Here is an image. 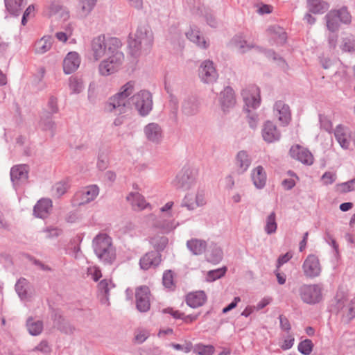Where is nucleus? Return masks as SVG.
Returning <instances> with one entry per match:
<instances>
[{
  "label": "nucleus",
  "instance_id": "obj_1",
  "mask_svg": "<svg viewBox=\"0 0 355 355\" xmlns=\"http://www.w3.org/2000/svg\"><path fill=\"white\" fill-rule=\"evenodd\" d=\"M121 41L113 37L101 35L95 37L91 43V53L95 60H99L120 50Z\"/></svg>",
  "mask_w": 355,
  "mask_h": 355
},
{
  "label": "nucleus",
  "instance_id": "obj_2",
  "mask_svg": "<svg viewBox=\"0 0 355 355\" xmlns=\"http://www.w3.org/2000/svg\"><path fill=\"white\" fill-rule=\"evenodd\" d=\"M135 90V83L130 81L123 85L120 91L110 98L105 105V110L115 114L125 113L128 110V98Z\"/></svg>",
  "mask_w": 355,
  "mask_h": 355
},
{
  "label": "nucleus",
  "instance_id": "obj_3",
  "mask_svg": "<svg viewBox=\"0 0 355 355\" xmlns=\"http://www.w3.org/2000/svg\"><path fill=\"white\" fill-rule=\"evenodd\" d=\"M245 105L247 107L246 111L248 114V122L252 129L257 128L259 119L256 113L251 112L249 108H257L260 104L259 89L256 85H250L243 89L241 92Z\"/></svg>",
  "mask_w": 355,
  "mask_h": 355
},
{
  "label": "nucleus",
  "instance_id": "obj_4",
  "mask_svg": "<svg viewBox=\"0 0 355 355\" xmlns=\"http://www.w3.org/2000/svg\"><path fill=\"white\" fill-rule=\"evenodd\" d=\"M94 250L96 256L105 263H112L116 258L112 239L106 234H99L93 241Z\"/></svg>",
  "mask_w": 355,
  "mask_h": 355
},
{
  "label": "nucleus",
  "instance_id": "obj_5",
  "mask_svg": "<svg viewBox=\"0 0 355 355\" xmlns=\"http://www.w3.org/2000/svg\"><path fill=\"white\" fill-rule=\"evenodd\" d=\"M153 41L151 30L148 26H142L138 28L134 36L130 37L129 46L135 50L148 49L151 46Z\"/></svg>",
  "mask_w": 355,
  "mask_h": 355
},
{
  "label": "nucleus",
  "instance_id": "obj_6",
  "mask_svg": "<svg viewBox=\"0 0 355 355\" xmlns=\"http://www.w3.org/2000/svg\"><path fill=\"white\" fill-rule=\"evenodd\" d=\"M123 58V54L120 50L103 58L98 67L100 73L103 76H109L116 72L122 65Z\"/></svg>",
  "mask_w": 355,
  "mask_h": 355
},
{
  "label": "nucleus",
  "instance_id": "obj_7",
  "mask_svg": "<svg viewBox=\"0 0 355 355\" xmlns=\"http://www.w3.org/2000/svg\"><path fill=\"white\" fill-rule=\"evenodd\" d=\"M322 290L320 284H302L300 286L298 293L303 302L315 304L322 299Z\"/></svg>",
  "mask_w": 355,
  "mask_h": 355
},
{
  "label": "nucleus",
  "instance_id": "obj_8",
  "mask_svg": "<svg viewBox=\"0 0 355 355\" xmlns=\"http://www.w3.org/2000/svg\"><path fill=\"white\" fill-rule=\"evenodd\" d=\"M198 176V170L192 164H185L180 173L179 178V189L184 191L190 190L197 183Z\"/></svg>",
  "mask_w": 355,
  "mask_h": 355
},
{
  "label": "nucleus",
  "instance_id": "obj_9",
  "mask_svg": "<svg viewBox=\"0 0 355 355\" xmlns=\"http://www.w3.org/2000/svg\"><path fill=\"white\" fill-rule=\"evenodd\" d=\"M198 76L205 84H213L217 80L218 73L211 60H206L202 62L198 69Z\"/></svg>",
  "mask_w": 355,
  "mask_h": 355
},
{
  "label": "nucleus",
  "instance_id": "obj_10",
  "mask_svg": "<svg viewBox=\"0 0 355 355\" xmlns=\"http://www.w3.org/2000/svg\"><path fill=\"white\" fill-rule=\"evenodd\" d=\"M131 100L141 115L147 114L152 109V96L150 93L147 91L138 92L132 97Z\"/></svg>",
  "mask_w": 355,
  "mask_h": 355
},
{
  "label": "nucleus",
  "instance_id": "obj_11",
  "mask_svg": "<svg viewBox=\"0 0 355 355\" xmlns=\"http://www.w3.org/2000/svg\"><path fill=\"white\" fill-rule=\"evenodd\" d=\"M304 275L310 279L318 277L322 271V267L318 257L315 254L306 257L302 264Z\"/></svg>",
  "mask_w": 355,
  "mask_h": 355
},
{
  "label": "nucleus",
  "instance_id": "obj_12",
  "mask_svg": "<svg viewBox=\"0 0 355 355\" xmlns=\"http://www.w3.org/2000/svg\"><path fill=\"white\" fill-rule=\"evenodd\" d=\"M150 292L146 286H141L135 289V300L137 309L141 312H146L150 309Z\"/></svg>",
  "mask_w": 355,
  "mask_h": 355
},
{
  "label": "nucleus",
  "instance_id": "obj_13",
  "mask_svg": "<svg viewBox=\"0 0 355 355\" xmlns=\"http://www.w3.org/2000/svg\"><path fill=\"white\" fill-rule=\"evenodd\" d=\"M45 15L51 17L58 15L61 17H69V12L62 4L60 0H48L44 9Z\"/></svg>",
  "mask_w": 355,
  "mask_h": 355
},
{
  "label": "nucleus",
  "instance_id": "obj_14",
  "mask_svg": "<svg viewBox=\"0 0 355 355\" xmlns=\"http://www.w3.org/2000/svg\"><path fill=\"white\" fill-rule=\"evenodd\" d=\"M205 204V194L202 192H198L196 195L188 193L184 196L181 206L186 207L188 210H193L197 207L203 206Z\"/></svg>",
  "mask_w": 355,
  "mask_h": 355
},
{
  "label": "nucleus",
  "instance_id": "obj_15",
  "mask_svg": "<svg viewBox=\"0 0 355 355\" xmlns=\"http://www.w3.org/2000/svg\"><path fill=\"white\" fill-rule=\"evenodd\" d=\"M220 107L224 112H227L236 104V98L234 90L230 87H226L220 93L219 98Z\"/></svg>",
  "mask_w": 355,
  "mask_h": 355
},
{
  "label": "nucleus",
  "instance_id": "obj_16",
  "mask_svg": "<svg viewBox=\"0 0 355 355\" xmlns=\"http://www.w3.org/2000/svg\"><path fill=\"white\" fill-rule=\"evenodd\" d=\"M80 64V58L78 53L75 51L69 52L64 58L63 71L66 74H70L77 70Z\"/></svg>",
  "mask_w": 355,
  "mask_h": 355
},
{
  "label": "nucleus",
  "instance_id": "obj_17",
  "mask_svg": "<svg viewBox=\"0 0 355 355\" xmlns=\"http://www.w3.org/2000/svg\"><path fill=\"white\" fill-rule=\"evenodd\" d=\"M290 155L292 157L307 165H311L313 162L312 154L307 149L299 145L291 147L290 149Z\"/></svg>",
  "mask_w": 355,
  "mask_h": 355
},
{
  "label": "nucleus",
  "instance_id": "obj_18",
  "mask_svg": "<svg viewBox=\"0 0 355 355\" xmlns=\"http://www.w3.org/2000/svg\"><path fill=\"white\" fill-rule=\"evenodd\" d=\"M262 137L266 142L272 143L278 141L281 134L276 125L272 122L268 121L263 125Z\"/></svg>",
  "mask_w": 355,
  "mask_h": 355
},
{
  "label": "nucleus",
  "instance_id": "obj_19",
  "mask_svg": "<svg viewBox=\"0 0 355 355\" xmlns=\"http://www.w3.org/2000/svg\"><path fill=\"white\" fill-rule=\"evenodd\" d=\"M99 189L96 185H90L83 189L76 194L79 204H86L94 200L98 195Z\"/></svg>",
  "mask_w": 355,
  "mask_h": 355
},
{
  "label": "nucleus",
  "instance_id": "obj_20",
  "mask_svg": "<svg viewBox=\"0 0 355 355\" xmlns=\"http://www.w3.org/2000/svg\"><path fill=\"white\" fill-rule=\"evenodd\" d=\"M161 262V255L157 252H149L145 254L139 261V265L144 270L155 267Z\"/></svg>",
  "mask_w": 355,
  "mask_h": 355
},
{
  "label": "nucleus",
  "instance_id": "obj_21",
  "mask_svg": "<svg viewBox=\"0 0 355 355\" xmlns=\"http://www.w3.org/2000/svg\"><path fill=\"white\" fill-rule=\"evenodd\" d=\"M52 201L48 198H42L34 207L33 213L36 217L46 218L52 209Z\"/></svg>",
  "mask_w": 355,
  "mask_h": 355
},
{
  "label": "nucleus",
  "instance_id": "obj_22",
  "mask_svg": "<svg viewBox=\"0 0 355 355\" xmlns=\"http://www.w3.org/2000/svg\"><path fill=\"white\" fill-rule=\"evenodd\" d=\"M126 199L135 210L141 211L148 207L150 208V205L147 202L145 198L138 192L130 193L126 197Z\"/></svg>",
  "mask_w": 355,
  "mask_h": 355
},
{
  "label": "nucleus",
  "instance_id": "obj_23",
  "mask_svg": "<svg viewBox=\"0 0 355 355\" xmlns=\"http://www.w3.org/2000/svg\"><path fill=\"white\" fill-rule=\"evenodd\" d=\"M28 174V167L26 164H19L14 166L10 170L11 180L14 184H19L27 180Z\"/></svg>",
  "mask_w": 355,
  "mask_h": 355
},
{
  "label": "nucleus",
  "instance_id": "obj_24",
  "mask_svg": "<svg viewBox=\"0 0 355 355\" xmlns=\"http://www.w3.org/2000/svg\"><path fill=\"white\" fill-rule=\"evenodd\" d=\"M274 111L277 112L279 121L283 124H288L291 119V112L288 105L283 101H277L274 105Z\"/></svg>",
  "mask_w": 355,
  "mask_h": 355
},
{
  "label": "nucleus",
  "instance_id": "obj_25",
  "mask_svg": "<svg viewBox=\"0 0 355 355\" xmlns=\"http://www.w3.org/2000/svg\"><path fill=\"white\" fill-rule=\"evenodd\" d=\"M206 300L207 295L205 293L202 291L189 293L186 297L187 304L192 308L202 306Z\"/></svg>",
  "mask_w": 355,
  "mask_h": 355
},
{
  "label": "nucleus",
  "instance_id": "obj_26",
  "mask_svg": "<svg viewBox=\"0 0 355 355\" xmlns=\"http://www.w3.org/2000/svg\"><path fill=\"white\" fill-rule=\"evenodd\" d=\"M251 178L256 188L261 189L266 183V174L261 166L256 167L251 173Z\"/></svg>",
  "mask_w": 355,
  "mask_h": 355
},
{
  "label": "nucleus",
  "instance_id": "obj_27",
  "mask_svg": "<svg viewBox=\"0 0 355 355\" xmlns=\"http://www.w3.org/2000/svg\"><path fill=\"white\" fill-rule=\"evenodd\" d=\"M199 103L194 96H189L182 103V112L188 116L196 114L198 112Z\"/></svg>",
  "mask_w": 355,
  "mask_h": 355
},
{
  "label": "nucleus",
  "instance_id": "obj_28",
  "mask_svg": "<svg viewBox=\"0 0 355 355\" xmlns=\"http://www.w3.org/2000/svg\"><path fill=\"white\" fill-rule=\"evenodd\" d=\"M187 246L193 254L200 255L205 252L207 243L202 239H191L187 242Z\"/></svg>",
  "mask_w": 355,
  "mask_h": 355
},
{
  "label": "nucleus",
  "instance_id": "obj_29",
  "mask_svg": "<svg viewBox=\"0 0 355 355\" xmlns=\"http://www.w3.org/2000/svg\"><path fill=\"white\" fill-rule=\"evenodd\" d=\"M268 31L277 44L282 45L286 42V33L282 27L277 25L270 26L268 28Z\"/></svg>",
  "mask_w": 355,
  "mask_h": 355
},
{
  "label": "nucleus",
  "instance_id": "obj_30",
  "mask_svg": "<svg viewBox=\"0 0 355 355\" xmlns=\"http://www.w3.org/2000/svg\"><path fill=\"white\" fill-rule=\"evenodd\" d=\"M250 164L251 160L245 151L241 150L237 153L236 157V165L239 173H243L247 171Z\"/></svg>",
  "mask_w": 355,
  "mask_h": 355
},
{
  "label": "nucleus",
  "instance_id": "obj_31",
  "mask_svg": "<svg viewBox=\"0 0 355 355\" xmlns=\"http://www.w3.org/2000/svg\"><path fill=\"white\" fill-rule=\"evenodd\" d=\"M52 42L50 36L45 35L35 42L34 52L36 54H44L51 48Z\"/></svg>",
  "mask_w": 355,
  "mask_h": 355
},
{
  "label": "nucleus",
  "instance_id": "obj_32",
  "mask_svg": "<svg viewBox=\"0 0 355 355\" xmlns=\"http://www.w3.org/2000/svg\"><path fill=\"white\" fill-rule=\"evenodd\" d=\"M223 252L220 247L216 244H212L209 247V250L207 253L206 259L207 261L216 264L218 263L223 259Z\"/></svg>",
  "mask_w": 355,
  "mask_h": 355
},
{
  "label": "nucleus",
  "instance_id": "obj_33",
  "mask_svg": "<svg viewBox=\"0 0 355 355\" xmlns=\"http://www.w3.org/2000/svg\"><path fill=\"white\" fill-rule=\"evenodd\" d=\"M307 3L309 11L314 14L323 13L329 8L328 3L322 0H307Z\"/></svg>",
  "mask_w": 355,
  "mask_h": 355
},
{
  "label": "nucleus",
  "instance_id": "obj_34",
  "mask_svg": "<svg viewBox=\"0 0 355 355\" xmlns=\"http://www.w3.org/2000/svg\"><path fill=\"white\" fill-rule=\"evenodd\" d=\"M187 37L193 43L196 44L198 46L207 48V42L205 39L200 34V31L197 28H191L190 31L186 33Z\"/></svg>",
  "mask_w": 355,
  "mask_h": 355
},
{
  "label": "nucleus",
  "instance_id": "obj_35",
  "mask_svg": "<svg viewBox=\"0 0 355 355\" xmlns=\"http://www.w3.org/2000/svg\"><path fill=\"white\" fill-rule=\"evenodd\" d=\"M145 134L147 138L153 141H157L162 137V131L156 123H150L145 128Z\"/></svg>",
  "mask_w": 355,
  "mask_h": 355
},
{
  "label": "nucleus",
  "instance_id": "obj_36",
  "mask_svg": "<svg viewBox=\"0 0 355 355\" xmlns=\"http://www.w3.org/2000/svg\"><path fill=\"white\" fill-rule=\"evenodd\" d=\"M334 135L342 148H347L349 147V141L344 127L340 125H338L335 130Z\"/></svg>",
  "mask_w": 355,
  "mask_h": 355
},
{
  "label": "nucleus",
  "instance_id": "obj_37",
  "mask_svg": "<svg viewBox=\"0 0 355 355\" xmlns=\"http://www.w3.org/2000/svg\"><path fill=\"white\" fill-rule=\"evenodd\" d=\"M16 291L21 299H26L29 296L30 286L26 279H20L16 284Z\"/></svg>",
  "mask_w": 355,
  "mask_h": 355
},
{
  "label": "nucleus",
  "instance_id": "obj_38",
  "mask_svg": "<svg viewBox=\"0 0 355 355\" xmlns=\"http://www.w3.org/2000/svg\"><path fill=\"white\" fill-rule=\"evenodd\" d=\"M150 243L155 252L162 251L168 244V239L164 236H155L150 239Z\"/></svg>",
  "mask_w": 355,
  "mask_h": 355
},
{
  "label": "nucleus",
  "instance_id": "obj_39",
  "mask_svg": "<svg viewBox=\"0 0 355 355\" xmlns=\"http://www.w3.org/2000/svg\"><path fill=\"white\" fill-rule=\"evenodd\" d=\"M277 223L276 222V214L274 211L271 212L266 219V225L264 230L268 234H272L276 232Z\"/></svg>",
  "mask_w": 355,
  "mask_h": 355
},
{
  "label": "nucleus",
  "instance_id": "obj_40",
  "mask_svg": "<svg viewBox=\"0 0 355 355\" xmlns=\"http://www.w3.org/2000/svg\"><path fill=\"white\" fill-rule=\"evenodd\" d=\"M336 14L334 11H331L326 15L327 28L332 33L336 31L339 26L338 18Z\"/></svg>",
  "mask_w": 355,
  "mask_h": 355
},
{
  "label": "nucleus",
  "instance_id": "obj_41",
  "mask_svg": "<svg viewBox=\"0 0 355 355\" xmlns=\"http://www.w3.org/2000/svg\"><path fill=\"white\" fill-rule=\"evenodd\" d=\"M27 328L31 335H39L43 329V324L41 321L28 319L27 321Z\"/></svg>",
  "mask_w": 355,
  "mask_h": 355
},
{
  "label": "nucleus",
  "instance_id": "obj_42",
  "mask_svg": "<svg viewBox=\"0 0 355 355\" xmlns=\"http://www.w3.org/2000/svg\"><path fill=\"white\" fill-rule=\"evenodd\" d=\"M163 285L171 290L175 288V284L174 282V273L171 270H166L163 274L162 277Z\"/></svg>",
  "mask_w": 355,
  "mask_h": 355
},
{
  "label": "nucleus",
  "instance_id": "obj_43",
  "mask_svg": "<svg viewBox=\"0 0 355 355\" xmlns=\"http://www.w3.org/2000/svg\"><path fill=\"white\" fill-rule=\"evenodd\" d=\"M7 10L13 15H17L20 11L23 0H5Z\"/></svg>",
  "mask_w": 355,
  "mask_h": 355
},
{
  "label": "nucleus",
  "instance_id": "obj_44",
  "mask_svg": "<svg viewBox=\"0 0 355 355\" xmlns=\"http://www.w3.org/2000/svg\"><path fill=\"white\" fill-rule=\"evenodd\" d=\"M227 267L224 266L216 270H209L207 275V282H214L223 277L227 272Z\"/></svg>",
  "mask_w": 355,
  "mask_h": 355
},
{
  "label": "nucleus",
  "instance_id": "obj_45",
  "mask_svg": "<svg viewBox=\"0 0 355 355\" xmlns=\"http://www.w3.org/2000/svg\"><path fill=\"white\" fill-rule=\"evenodd\" d=\"M193 352L199 355H212L215 352V348L211 345L198 344L195 346Z\"/></svg>",
  "mask_w": 355,
  "mask_h": 355
},
{
  "label": "nucleus",
  "instance_id": "obj_46",
  "mask_svg": "<svg viewBox=\"0 0 355 355\" xmlns=\"http://www.w3.org/2000/svg\"><path fill=\"white\" fill-rule=\"evenodd\" d=\"M313 345L312 341L309 339H306L300 342L298 345V350L302 354L309 355L312 352Z\"/></svg>",
  "mask_w": 355,
  "mask_h": 355
},
{
  "label": "nucleus",
  "instance_id": "obj_47",
  "mask_svg": "<svg viewBox=\"0 0 355 355\" xmlns=\"http://www.w3.org/2000/svg\"><path fill=\"white\" fill-rule=\"evenodd\" d=\"M334 12L338 16V19L344 24H349L351 21V15L348 12L347 8L343 7L338 10H334Z\"/></svg>",
  "mask_w": 355,
  "mask_h": 355
},
{
  "label": "nucleus",
  "instance_id": "obj_48",
  "mask_svg": "<svg viewBox=\"0 0 355 355\" xmlns=\"http://www.w3.org/2000/svg\"><path fill=\"white\" fill-rule=\"evenodd\" d=\"M72 28L68 26L64 31H59L56 33L55 37L61 42H66L69 37L72 35Z\"/></svg>",
  "mask_w": 355,
  "mask_h": 355
},
{
  "label": "nucleus",
  "instance_id": "obj_49",
  "mask_svg": "<svg viewBox=\"0 0 355 355\" xmlns=\"http://www.w3.org/2000/svg\"><path fill=\"white\" fill-rule=\"evenodd\" d=\"M70 89L74 93H79L83 89V83L76 78H71L69 83Z\"/></svg>",
  "mask_w": 355,
  "mask_h": 355
},
{
  "label": "nucleus",
  "instance_id": "obj_50",
  "mask_svg": "<svg viewBox=\"0 0 355 355\" xmlns=\"http://www.w3.org/2000/svg\"><path fill=\"white\" fill-rule=\"evenodd\" d=\"M35 7L34 5H30L26 10H25L23 18L21 20V23L23 25H25L27 21V19L33 17L35 15Z\"/></svg>",
  "mask_w": 355,
  "mask_h": 355
},
{
  "label": "nucleus",
  "instance_id": "obj_51",
  "mask_svg": "<svg viewBox=\"0 0 355 355\" xmlns=\"http://www.w3.org/2000/svg\"><path fill=\"white\" fill-rule=\"evenodd\" d=\"M233 42L236 48H238L241 52L245 51V48L250 49L252 46L247 45V42L245 40H241L239 37H234Z\"/></svg>",
  "mask_w": 355,
  "mask_h": 355
},
{
  "label": "nucleus",
  "instance_id": "obj_52",
  "mask_svg": "<svg viewBox=\"0 0 355 355\" xmlns=\"http://www.w3.org/2000/svg\"><path fill=\"white\" fill-rule=\"evenodd\" d=\"M95 3H96V0H82L81 1L82 10L85 13L89 12L93 8Z\"/></svg>",
  "mask_w": 355,
  "mask_h": 355
},
{
  "label": "nucleus",
  "instance_id": "obj_53",
  "mask_svg": "<svg viewBox=\"0 0 355 355\" xmlns=\"http://www.w3.org/2000/svg\"><path fill=\"white\" fill-rule=\"evenodd\" d=\"M112 287V283L110 280L103 279L98 284V288L104 292L105 294H107L110 289Z\"/></svg>",
  "mask_w": 355,
  "mask_h": 355
},
{
  "label": "nucleus",
  "instance_id": "obj_54",
  "mask_svg": "<svg viewBox=\"0 0 355 355\" xmlns=\"http://www.w3.org/2000/svg\"><path fill=\"white\" fill-rule=\"evenodd\" d=\"M320 123L322 128L326 131H330L332 127L331 122L327 119V117L320 115Z\"/></svg>",
  "mask_w": 355,
  "mask_h": 355
},
{
  "label": "nucleus",
  "instance_id": "obj_55",
  "mask_svg": "<svg viewBox=\"0 0 355 355\" xmlns=\"http://www.w3.org/2000/svg\"><path fill=\"white\" fill-rule=\"evenodd\" d=\"M148 336V333L145 330H139L135 334V341L137 343H142Z\"/></svg>",
  "mask_w": 355,
  "mask_h": 355
},
{
  "label": "nucleus",
  "instance_id": "obj_56",
  "mask_svg": "<svg viewBox=\"0 0 355 355\" xmlns=\"http://www.w3.org/2000/svg\"><path fill=\"white\" fill-rule=\"evenodd\" d=\"M291 258H292V254L289 252H286V254L279 256L277 259V269L282 265L288 262Z\"/></svg>",
  "mask_w": 355,
  "mask_h": 355
},
{
  "label": "nucleus",
  "instance_id": "obj_57",
  "mask_svg": "<svg viewBox=\"0 0 355 355\" xmlns=\"http://www.w3.org/2000/svg\"><path fill=\"white\" fill-rule=\"evenodd\" d=\"M280 327L282 330L288 331L291 329V324L288 320L284 315H280L279 317Z\"/></svg>",
  "mask_w": 355,
  "mask_h": 355
},
{
  "label": "nucleus",
  "instance_id": "obj_58",
  "mask_svg": "<svg viewBox=\"0 0 355 355\" xmlns=\"http://www.w3.org/2000/svg\"><path fill=\"white\" fill-rule=\"evenodd\" d=\"M336 175L331 172H326L322 177V179L324 182L325 184H332L336 180Z\"/></svg>",
  "mask_w": 355,
  "mask_h": 355
},
{
  "label": "nucleus",
  "instance_id": "obj_59",
  "mask_svg": "<svg viewBox=\"0 0 355 355\" xmlns=\"http://www.w3.org/2000/svg\"><path fill=\"white\" fill-rule=\"evenodd\" d=\"M89 273L92 276L94 281H98L101 277V272L99 269L96 267L90 268Z\"/></svg>",
  "mask_w": 355,
  "mask_h": 355
},
{
  "label": "nucleus",
  "instance_id": "obj_60",
  "mask_svg": "<svg viewBox=\"0 0 355 355\" xmlns=\"http://www.w3.org/2000/svg\"><path fill=\"white\" fill-rule=\"evenodd\" d=\"M54 190L55 195L60 196L66 192V187L64 184L59 182L55 185Z\"/></svg>",
  "mask_w": 355,
  "mask_h": 355
},
{
  "label": "nucleus",
  "instance_id": "obj_61",
  "mask_svg": "<svg viewBox=\"0 0 355 355\" xmlns=\"http://www.w3.org/2000/svg\"><path fill=\"white\" fill-rule=\"evenodd\" d=\"M36 350L40 351L44 353H49L51 351L50 347L46 341L41 342L36 347Z\"/></svg>",
  "mask_w": 355,
  "mask_h": 355
},
{
  "label": "nucleus",
  "instance_id": "obj_62",
  "mask_svg": "<svg viewBox=\"0 0 355 355\" xmlns=\"http://www.w3.org/2000/svg\"><path fill=\"white\" fill-rule=\"evenodd\" d=\"M240 301L241 298L239 297H235L234 300L228 306L223 309V313H226L232 309H234L236 306L237 303Z\"/></svg>",
  "mask_w": 355,
  "mask_h": 355
},
{
  "label": "nucleus",
  "instance_id": "obj_63",
  "mask_svg": "<svg viewBox=\"0 0 355 355\" xmlns=\"http://www.w3.org/2000/svg\"><path fill=\"white\" fill-rule=\"evenodd\" d=\"M193 348L192 343L189 341L184 340L183 343H179V350L182 351L184 352H189Z\"/></svg>",
  "mask_w": 355,
  "mask_h": 355
},
{
  "label": "nucleus",
  "instance_id": "obj_64",
  "mask_svg": "<svg viewBox=\"0 0 355 355\" xmlns=\"http://www.w3.org/2000/svg\"><path fill=\"white\" fill-rule=\"evenodd\" d=\"M294 343V338L291 336H288L286 339L284 340V343L281 346L283 349H288L292 347Z\"/></svg>",
  "mask_w": 355,
  "mask_h": 355
}]
</instances>
